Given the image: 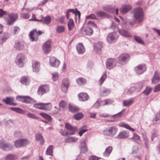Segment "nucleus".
<instances>
[{
	"mask_svg": "<svg viewBox=\"0 0 160 160\" xmlns=\"http://www.w3.org/2000/svg\"><path fill=\"white\" fill-rule=\"evenodd\" d=\"M134 38L135 41L139 43L142 45L144 44V42L142 41V38L140 37L134 36Z\"/></svg>",
	"mask_w": 160,
	"mask_h": 160,
	"instance_id": "53",
	"label": "nucleus"
},
{
	"mask_svg": "<svg viewBox=\"0 0 160 160\" xmlns=\"http://www.w3.org/2000/svg\"><path fill=\"white\" fill-rule=\"evenodd\" d=\"M131 139L135 141H139L140 140V137L138 134L134 133L133 134V136Z\"/></svg>",
	"mask_w": 160,
	"mask_h": 160,
	"instance_id": "59",
	"label": "nucleus"
},
{
	"mask_svg": "<svg viewBox=\"0 0 160 160\" xmlns=\"http://www.w3.org/2000/svg\"><path fill=\"white\" fill-rule=\"evenodd\" d=\"M30 16V14L29 13H22L20 14V17L22 18L25 19L29 18Z\"/></svg>",
	"mask_w": 160,
	"mask_h": 160,
	"instance_id": "61",
	"label": "nucleus"
},
{
	"mask_svg": "<svg viewBox=\"0 0 160 160\" xmlns=\"http://www.w3.org/2000/svg\"><path fill=\"white\" fill-rule=\"evenodd\" d=\"M74 22L72 19L70 18L68 23V29L69 31H71L73 28L74 26Z\"/></svg>",
	"mask_w": 160,
	"mask_h": 160,
	"instance_id": "42",
	"label": "nucleus"
},
{
	"mask_svg": "<svg viewBox=\"0 0 160 160\" xmlns=\"http://www.w3.org/2000/svg\"><path fill=\"white\" fill-rule=\"evenodd\" d=\"M30 80L29 78L27 77L23 76L20 79L21 82L26 85H28L30 83Z\"/></svg>",
	"mask_w": 160,
	"mask_h": 160,
	"instance_id": "32",
	"label": "nucleus"
},
{
	"mask_svg": "<svg viewBox=\"0 0 160 160\" xmlns=\"http://www.w3.org/2000/svg\"><path fill=\"white\" fill-rule=\"evenodd\" d=\"M43 22L46 24H48L50 23L51 18L50 16H48L46 17L42 18Z\"/></svg>",
	"mask_w": 160,
	"mask_h": 160,
	"instance_id": "49",
	"label": "nucleus"
},
{
	"mask_svg": "<svg viewBox=\"0 0 160 160\" xmlns=\"http://www.w3.org/2000/svg\"><path fill=\"white\" fill-rule=\"evenodd\" d=\"M52 79L53 81H55L58 79V75L57 73H53L52 74Z\"/></svg>",
	"mask_w": 160,
	"mask_h": 160,
	"instance_id": "64",
	"label": "nucleus"
},
{
	"mask_svg": "<svg viewBox=\"0 0 160 160\" xmlns=\"http://www.w3.org/2000/svg\"><path fill=\"white\" fill-rule=\"evenodd\" d=\"M86 80L85 79L83 78H79L76 80L77 83L80 85H84L86 83Z\"/></svg>",
	"mask_w": 160,
	"mask_h": 160,
	"instance_id": "33",
	"label": "nucleus"
},
{
	"mask_svg": "<svg viewBox=\"0 0 160 160\" xmlns=\"http://www.w3.org/2000/svg\"><path fill=\"white\" fill-rule=\"evenodd\" d=\"M69 109L70 111L72 112H77L79 110V109L76 107L69 105Z\"/></svg>",
	"mask_w": 160,
	"mask_h": 160,
	"instance_id": "54",
	"label": "nucleus"
},
{
	"mask_svg": "<svg viewBox=\"0 0 160 160\" xmlns=\"http://www.w3.org/2000/svg\"><path fill=\"white\" fill-rule=\"evenodd\" d=\"M133 102V99L131 98L123 101V104L124 106L129 107Z\"/></svg>",
	"mask_w": 160,
	"mask_h": 160,
	"instance_id": "35",
	"label": "nucleus"
},
{
	"mask_svg": "<svg viewBox=\"0 0 160 160\" xmlns=\"http://www.w3.org/2000/svg\"><path fill=\"white\" fill-rule=\"evenodd\" d=\"M24 43L20 41L15 42L14 47L17 50H21L24 48Z\"/></svg>",
	"mask_w": 160,
	"mask_h": 160,
	"instance_id": "26",
	"label": "nucleus"
},
{
	"mask_svg": "<svg viewBox=\"0 0 160 160\" xmlns=\"http://www.w3.org/2000/svg\"><path fill=\"white\" fill-rule=\"evenodd\" d=\"M133 13L134 18L136 22L139 23L142 22L144 18V14L142 8H138L134 9Z\"/></svg>",
	"mask_w": 160,
	"mask_h": 160,
	"instance_id": "1",
	"label": "nucleus"
},
{
	"mask_svg": "<svg viewBox=\"0 0 160 160\" xmlns=\"http://www.w3.org/2000/svg\"><path fill=\"white\" fill-rule=\"evenodd\" d=\"M119 36L116 32H113L109 33L107 36V40L109 43H113L117 40Z\"/></svg>",
	"mask_w": 160,
	"mask_h": 160,
	"instance_id": "4",
	"label": "nucleus"
},
{
	"mask_svg": "<svg viewBox=\"0 0 160 160\" xmlns=\"http://www.w3.org/2000/svg\"><path fill=\"white\" fill-rule=\"evenodd\" d=\"M129 55L126 53L121 54L118 58V62L122 65L126 64L129 60Z\"/></svg>",
	"mask_w": 160,
	"mask_h": 160,
	"instance_id": "5",
	"label": "nucleus"
},
{
	"mask_svg": "<svg viewBox=\"0 0 160 160\" xmlns=\"http://www.w3.org/2000/svg\"><path fill=\"white\" fill-rule=\"evenodd\" d=\"M43 108H45V110H49L52 108V105L50 103H44Z\"/></svg>",
	"mask_w": 160,
	"mask_h": 160,
	"instance_id": "55",
	"label": "nucleus"
},
{
	"mask_svg": "<svg viewBox=\"0 0 160 160\" xmlns=\"http://www.w3.org/2000/svg\"><path fill=\"white\" fill-rule=\"evenodd\" d=\"M160 81V74L157 71L154 73L153 78L152 79V84H155Z\"/></svg>",
	"mask_w": 160,
	"mask_h": 160,
	"instance_id": "18",
	"label": "nucleus"
},
{
	"mask_svg": "<svg viewBox=\"0 0 160 160\" xmlns=\"http://www.w3.org/2000/svg\"><path fill=\"white\" fill-rule=\"evenodd\" d=\"M51 43V40H48L44 43L42 46L44 52L45 54H48L50 51Z\"/></svg>",
	"mask_w": 160,
	"mask_h": 160,
	"instance_id": "17",
	"label": "nucleus"
},
{
	"mask_svg": "<svg viewBox=\"0 0 160 160\" xmlns=\"http://www.w3.org/2000/svg\"><path fill=\"white\" fill-rule=\"evenodd\" d=\"M146 68L145 64H140L134 68V70L138 75L143 73L146 70Z\"/></svg>",
	"mask_w": 160,
	"mask_h": 160,
	"instance_id": "9",
	"label": "nucleus"
},
{
	"mask_svg": "<svg viewBox=\"0 0 160 160\" xmlns=\"http://www.w3.org/2000/svg\"><path fill=\"white\" fill-rule=\"evenodd\" d=\"M65 127L67 129L71 131L69 132V135H73L75 134L77 128L76 127H72L68 123H66L65 124Z\"/></svg>",
	"mask_w": 160,
	"mask_h": 160,
	"instance_id": "20",
	"label": "nucleus"
},
{
	"mask_svg": "<svg viewBox=\"0 0 160 160\" xmlns=\"http://www.w3.org/2000/svg\"><path fill=\"white\" fill-rule=\"evenodd\" d=\"M76 49L79 54H82L85 51V48L81 43H79L76 46Z\"/></svg>",
	"mask_w": 160,
	"mask_h": 160,
	"instance_id": "22",
	"label": "nucleus"
},
{
	"mask_svg": "<svg viewBox=\"0 0 160 160\" xmlns=\"http://www.w3.org/2000/svg\"><path fill=\"white\" fill-rule=\"evenodd\" d=\"M16 99L19 101L27 103H32L36 101L29 96H18L16 97Z\"/></svg>",
	"mask_w": 160,
	"mask_h": 160,
	"instance_id": "6",
	"label": "nucleus"
},
{
	"mask_svg": "<svg viewBox=\"0 0 160 160\" xmlns=\"http://www.w3.org/2000/svg\"><path fill=\"white\" fill-rule=\"evenodd\" d=\"M119 126L120 127H122L124 128L127 129H128L132 132L135 131V129L131 128L129 125L125 123H123L119 124Z\"/></svg>",
	"mask_w": 160,
	"mask_h": 160,
	"instance_id": "39",
	"label": "nucleus"
},
{
	"mask_svg": "<svg viewBox=\"0 0 160 160\" xmlns=\"http://www.w3.org/2000/svg\"><path fill=\"white\" fill-rule=\"evenodd\" d=\"M67 104L65 101L64 100L61 101L59 103V110L61 111L65 110L67 108Z\"/></svg>",
	"mask_w": 160,
	"mask_h": 160,
	"instance_id": "29",
	"label": "nucleus"
},
{
	"mask_svg": "<svg viewBox=\"0 0 160 160\" xmlns=\"http://www.w3.org/2000/svg\"><path fill=\"white\" fill-rule=\"evenodd\" d=\"M53 146L52 145H50L47 149L46 151V154L47 155H49L51 156H53Z\"/></svg>",
	"mask_w": 160,
	"mask_h": 160,
	"instance_id": "48",
	"label": "nucleus"
},
{
	"mask_svg": "<svg viewBox=\"0 0 160 160\" xmlns=\"http://www.w3.org/2000/svg\"><path fill=\"white\" fill-rule=\"evenodd\" d=\"M44 103H39L34 104L33 107L35 108L38 109H39L43 110L45 109V108H43Z\"/></svg>",
	"mask_w": 160,
	"mask_h": 160,
	"instance_id": "41",
	"label": "nucleus"
},
{
	"mask_svg": "<svg viewBox=\"0 0 160 160\" xmlns=\"http://www.w3.org/2000/svg\"><path fill=\"white\" fill-rule=\"evenodd\" d=\"M80 148L81 152L85 153L87 152L88 151V148L85 141H83L81 142Z\"/></svg>",
	"mask_w": 160,
	"mask_h": 160,
	"instance_id": "21",
	"label": "nucleus"
},
{
	"mask_svg": "<svg viewBox=\"0 0 160 160\" xmlns=\"http://www.w3.org/2000/svg\"><path fill=\"white\" fill-rule=\"evenodd\" d=\"M78 139V138L74 137H70L68 138H66L65 139V142L66 143L76 142Z\"/></svg>",
	"mask_w": 160,
	"mask_h": 160,
	"instance_id": "38",
	"label": "nucleus"
},
{
	"mask_svg": "<svg viewBox=\"0 0 160 160\" xmlns=\"http://www.w3.org/2000/svg\"><path fill=\"white\" fill-rule=\"evenodd\" d=\"M107 77L106 72L103 73L102 75V76L99 81V84L100 85H102L103 82L104 81Z\"/></svg>",
	"mask_w": 160,
	"mask_h": 160,
	"instance_id": "44",
	"label": "nucleus"
},
{
	"mask_svg": "<svg viewBox=\"0 0 160 160\" xmlns=\"http://www.w3.org/2000/svg\"><path fill=\"white\" fill-rule=\"evenodd\" d=\"M94 50L97 53H100L102 47V43L101 42H98L94 43L93 45Z\"/></svg>",
	"mask_w": 160,
	"mask_h": 160,
	"instance_id": "19",
	"label": "nucleus"
},
{
	"mask_svg": "<svg viewBox=\"0 0 160 160\" xmlns=\"http://www.w3.org/2000/svg\"><path fill=\"white\" fill-rule=\"evenodd\" d=\"M79 100L81 101H84L88 100L89 97L85 92H81L78 95Z\"/></svg>",
	"mask_w": 160,
	"mask_h": 160,
	"instance_id": "23",
	"label": "nucleus"
},
{
	"mask_svg": "<svg viewBox=\"0 0 160 160\" xmlns=\"http://www.w3.org/2000/svg\"><path fill=\"white\" fill-rule=\"evenodd\" d=\"M0 148L5 151H8L12 149V146L3 140L0 141Z\"/></svg>",
	"mask_w": 160,
	"mask_h": 160,
	"instance_id": "10",
	"label": "nucleus"
},
{
	"mask_svg": "<svg viewBox=\"0 0 160 160\" xmlns=\"http://www.w3.org/2000/svg\"><path fill=\"white\" fill-rule=\"evenodd\" d=\"M60 64V61L56 58L54 57L50 58L49 64L50 65L55 68L58 67Z\"/></svg>",
	"mask_w": 160,
	"mask_h": 160,
	"instance_id": "12",
	"label": "nucleus"
},
{
	"mask_svg": "<svg viewBox=\"0 0 160 160\" xmlns=\"http://www.w3.org/2000/svg\"><path fill=\"white\" fill-rule=\"evenodd\" d=\"M131 8V6L129 5H125L122 6L120 9V11L123 13H125L128 12Z\"/></svg>",
	"mask_w": 160,
	"mask_h": 160,
	"instance_id": "28",
	"label": "nucleus"
},
{
	"mask_svg": "<svg viewBox=\"0 0 160 160\" xmlns=\"http://www.w3.org/2000/svg\"><path fill=\"white\" fill-rule=\"evenodd\" d=\"M152 90V88L151 87L147 86L145 89L143 91L142 93L144 95L147 96L151 92Z\"/></svg>",
	"mask_w": 160,
	"mask_h": 160,
	"instance_id": "46",
	"label": "nucleus"
},
{
	"mask_svg": "<svg viewBox=\"0 0 160 160\" xmlns=\"http://www.w3.org/2000/svg\"><path fill=\"white\" fill-rule=\"evenodd\" d=\"M75 11V9H67L66 12V16L67 19H69V18L71 15L70 13H72L73 14H74V13H76V12Z\"/></svg>",
	"mask_w": 160,
	"mask_h": 160,
	"instance_id": "40",
	"label": "nucleus"
},
{
	"mask_svg": "<svg viewBox=\"0 0 160 160\" xmlns=\"http://www.w3.org/2000/svg\"><path fill=\"white\" fill-rule=\"evenodd\" d=\"M49 87L48 85H45L39 87L38 91V94L42 96L49 91Z\"/></svg>",
	"mask_w": 160,
	"mask_h": 160,
	"instance_id": "11",
	"label": "nucleus"
},
{
	"mask_svg": "<svg viewBox=\"0 0 160 160\" xmlns=\"http://www.w3.org/2000/svg\"><path fill=\"white\" fill-rule=\"evenodd\" d=\"M93 32L92 28L90 27L82 28L80 29V32L84 35L90 36L92 34Z\"/></svg>",
	"mask_w": 160,
	"mask_h": 160,
	"instance_id": "14",
	"label": "nucleus"
},
{
	"mask_svg": "<svg viewBox=\"0 0 160 160\" xmlns=\"http://www.w3.org/2000/svg\"><path fill=\"white\" fill-rule=\"evenodd\" d=\"M25 59V57L23 54H18L16 59V62L20 67H22L24 65V61Z\"/></svg>",
	"mask_w": 160,
	"mask_h": 160,
	"instance_id": "7",
	"label": "nucleus"
},
{
	"mask_svg": "<svg viewBox=\"0 0 160 160\" xmlns=\"http://www.w3.org/2000/svg\"><path fill=\"white\" fill-rule=\"evenodd\" d=\"M118 132V129L114 127H112L107 128L103 131V133L105 135L113 136H114Z\"/></svg>",
	"mask_w": 160,
	"mask_h": 160,
	"instance_id": "3",
	"label": "nucleus"
},
{
	"mask_svg": "<svg viewBox=\"0 0 160 160\" xmlns=\"http://www.w3.org/2000/svg\"><path fill=\"white\" fill-rule=\"evenodd\" d=\"M102 8L104 10L108 12L111 13H113L114 12L115 7L112 5H108L102 7Z\"/></svg>",
	"mask_w": 160,
	"mask_h": 160,
	"instance_id": "24",
	"label": "nucleus"
},
{
	"mask_svg": "<svg viewBox=\"0 0 160 160\" xmlns=\"http://www.w3.org/2000/svg\"><path fill=\"white\" fill-rule=\"evenodd\" d=\"M113 101L112 100L110 99H106L101 101V105L102 106L108 105L112 104L113 103Z\"/></svg>",
	"mask_w": 160,
	"mask_h": 160,
	"instance_id": "37",
	"label": "nucleus"
},
{
	"mask_svg": "<svg viewBox=\"0 0 160 160\" xmlns=\"http://www.w3.org/2000/svg\"><path fill=\"white\" fill-rule=\"evenodd\" d=\"M69 84L68 80L67 78L64 79L61 84V89L64 92L66 93L68 89Z\"/></svg>",
	"mask_w": 160,
	"mask_h": 160,
	"instance_id": "15",
	"label": "nucleus"
},
{
	"mask_svg": "<svg viewBox=\"0 0 160 160\" xmlns=\"http://www.w3.org/2000/svg\"><path fill=\"white\" fill-rule=\"evenodd\" d=\"M8 17L6 19L7 24L8 25H12L17 19L18 16L16 13H11L8 14Z\"/></svg>",
	"mask_w": 160,
	"mask_h": 160,
	"instance_id": "2",
	"label": "nucleus"
},
{
	"mask_svg": "<svg viewBox=\"0 0 160 160\" xmlns=\"http://www.w3.org/2000/svg\"><path fill=\"white\" fill-rule=\"evenodd\" d=\"M65 31V28L64 26H58L56 29V31L58 33H61Z\"/></svg>",
	"mask_w": 160,
	"mask_h": 160,
	"instance_id": "57",
	"label": "nucleus"
},
{
	"mask_svg": "<svg viewBox=\"0 0 160 160\" xmlns=\"http://www.w3.org/2000/svg\"><path fill=\"white\" fill-rule=\"evenodd\" d=\"M29 143V141L26 139H20L15 142L14 145L16 147L20 148L24 146Z\"/></svg>",
	"mask_w": 160,
	"mask_h": 160,
	"instance_id": "8",
	"label": "nucleus"
},
{
	"mask_svg": "<svg viewBox=\"0 0 160 160\" xmlns=\"http://www.w3.org/2000/svg\"><path fill=\"white\" fill-rule=\"evenodd\" d=\"M129 134L125 131H123L120 132L117 136L118 138L122 139L128 137Z\"/></svg>",
	"mask_w": 160,
	"mask_h": 160,
	"instance_id": "30",
	"label": "nucleus"
},
{
	"mask_svg": "<svg viewBox=\"0 0 160 160\" xmlns=\"http://www.w3.org/2000/svg\"><path fill=\"white\" fill-rule=\"evenodd\" d=\"M13 100V98H9L8 97H7L5 99H2V101L5 102L6 104L10 105H11V103Z\"/></svg>",
	"mask_w": 160,
	"mask_h": 160,
	"instance_id": "43",
	"label": "nucleus"
},
{
	"mask_svg": "<svg viewBox=\"0 0 160 160\" xmlns=\"http://www.w3.org/2000/svg\"><path fill=\"white\" fill-rule=\"evenodd\" d=\"M36 140L39 141L42 144H43L44 141L42 136L40 134H36Z\"/></svg>",
	"mask_w": 160,
	"mask_h": 160,
	"instance_id": "45",
	"label": "nucleus"
},
{
	"mask_svg": "<svg viewBox=\"0 0 160 160\" xmlns=\"http://www.w3.org/2000/svg\"><path fill=\"white\" fill-rule=\"evenodd\" d=\"M40 64L38 62H35L32 63L33 71L35 72H38L39 71Z\"/></svg>",
	"mask_w": 160,
	"mask_h": 160,
	"instance_id": "36",
	"label": "nucleus"
},
{
	"mask_svg": "<svg viewBox=\"0 0 160 160\" xmlns=\"http://www.w3.org/2000/svg\"><path fill=\"white\" fill-rule=\"evenodd\" d=\"M84 116V115L82 112H78L74 115V118L77 120L82 119Z\"/></svg>",
	"mask_w": 160,
	"mask_h": 160,
	"instance_id": "50",
	"label": "nucleus"
},
{
	"mask_svg": "<svg viewBox=\"0 0 160 160\" xmlns=\"http://www.w3.org/2000/svg\"><path fill=\"white\" fill-rule=\"evenodd\" d=\"M86 127V126H84L80 128L79 132V134L80 136H82L84 133L88 131V130L85 128Z\"/></svg>",
	"mask_w": 160,
	"mask_h": 160,
	"instance_id": "56",
	"label": "nucleus"
},
{
	"mask_svg": "<svg viewBox=\"0 0 160 160\" xmlns=\"http://www.w3.org/2000/svg\"><path fill=\"white\" fill-rule=\"evenodd\" d=\"M9 109L15 112L20 114H24L26 113V111H24L18 108L11 107Z\"/></svg>",
	"mask_w": 160,
	"mask_h": 160,
	"instance_id": "31",
	"label": "nucleus"
},
{
	"mask_svg": "<svg viewBox=\"0 0 160 160\" xmlns=\"http://www.w3.org/2000/svg\"><path fill=\"white\" fill-rule=\"evenodd\" d=\"M86 18L92 19H97V17L95 14L92 13L87 16L86 17Z\"/></svg>",
	"mask_w": 160,
	"mask_h": 160,
	"instance_id": "62",
	"label": "nucleus"
},
{
	"mask_svg": "<svg viewBox=\"0 0 160 160\" xmlns=\"http://www.w3.org/2000/svg\"><path fill=\"white\" fill-rule=\"evenodd\" d=\"M96 14L97 17H103L106 15V13L105 12L101 11L97 12H96Z\"/></svg>",
	"mask_w": 160,
	"mask_h": 160,
	"instance_id": "60",
	"label": "nucleus"
},
{
	"mask_svg": "<svg viewBox=\"0 0 160 160\" xmlns=\"http://www.w3.org/2000/svg\"><path fill=\"white\" fill-rule=\"evenodd\" d=\"M18 158L17 156L13 154H9L5 158L6 160H15Z\"/></svg>",
	"mask_w": 160,
	"mask_h": 160,
	"instance_id": "47",
	"label": "nucleus"
},
{
	"mask_svg": "<svg viewBox=\"0 0 160 160\" xmlns=\"http://www.w3.org/2000/svg\"><path fill=\"white\" fill-rule=\"evenodd\" d=\"M9 37V34L8 33H3L2 35L0 37V44L2 45L3 42L8 39Z\"/></svg>",
	"mask_w": 160,
	"mask_h": 160,
	"instance_id": "27",
	"label": "nucleus"
},
{
	"mask_svg": "<svg viewBox=\"0 0 160 160\" xmlns=\"http://www.w3.org/2000/svg\"><path fill=\"white\" fill-rule=\"evenodd\" d=\"M117 64V61L114 59L109 58L107 59L106 62L107 69L110 70L114 67Z\"/></svg>",
	"mask_w": 160,
	"mask_h": 160,
	"instance_id": "13",
	"label": "nucleus"
},
{
	"mask_svg": "<svg viewBox=\"0 0 160 160\" xmlns=\"http://www.w3.org/2000/svg\"><path fill=\"white\" fill-rule=\"evenodd\" d=\"M144 85V83L143 82H139L135 86L136 88V90L137 91H140Z\"/></svg>",
	"mask_w": 160,
	"mask_h": 160,
	"instance_id": "52",
	"label": "nucleus"
},
{
	"mask_svg": "<svg viewBox=\"0 0 160 160\" xmlns=\"http://www.w3.org/2000/svg\"><path fill=\"white\" fill-rule=\"evenodd\" d=\"M124 110H125V109H123L122 110L121 112H118V113H117L115 115L112 116H111V117L112 118H115L116 117H117V118L119 117H121L122 115L123 112Z\"/></svg>",
	"mask_w": 160,
	"mask_h": 160,
	"instance_id": "63",
	"label": "nucleus"
},
{
	"mask_svg": "<svg viewBox=\"0 0 160 160\" xmlns=\"http://www.w3.org/2000/svg\"><path fill=\"white\" fill-rule=\"evenodd\" d=\"M36 31V29H35L33 30V31H31L29 33L30 35V40L32 41H36L38 39V37H34V33Z\"/></svg>",
	"mask_w": 160,
	"mask_h": 160,
	"instance_id": "34",
	"label": "nucleus"
},
{
	"mask_svg": "<svg viewBox=\"0 0 160 160\" xmlns=\"http://www.w3.org/2000/svg\"><path fill=\"white\" fill-rule=\"evenodd\" d=\"M111 92L110 89H105L101 93V95L102 96L104 97L108 96Z\"/></svg>",
	"mask_w": 160,
	"mask_h": 160,
	"instance_id": "51",
	"label": "nucleus"
},
{
	"mask_svg": "<svg viewBox=\"0 0 160 160\" xmlns=\"http://www.w3.org/2000/svg\"><path fill=\"white\" fill-rule=\"evenodd\" d=\"M118 31L119 34L124 37L131 38L132 36L131 33L128 31L123 28L118 29Z\"/></svg>",
	"mask_w": 160,
	"mask_h": 160,
	"instance_id": "16",
	"label": "nucleus"
},
{
	"mask_svg": "<svg viewBox=\"0 0 160 160\" xmlns=\"http://www.w3.org/2000/svg\"><path fill=\"white\" fill-rule=\"evenodd\" d=\"M40 114L42 117H43L47 120H51L52 119L51 117L45 113L41 112Z\"/></svg>",
	"mask_w": 160,
	"mask_h": 160,
	"instance_id": "58",
	"label": "nucleus"
},
{
	"mask_svg": "<svg viewBox=\"0 0 160 160\" xmlns=\"http://www.w3.org/2000/svg\"><path fill=\"white\" fill-rule=\"evenodd\" d=\"M112 147L109 146L106 148L104 152L103 153V156L106 157H108L110 155L112 150Z\"/></svg>",
	"mask_w": 160,
	"mask_h": 160,
	"instance_id": "25",
	"label": "nucleus"
}]
</instances>
